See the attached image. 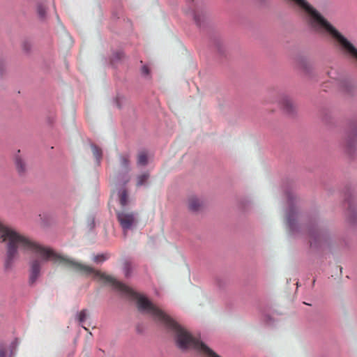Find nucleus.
Segmentation results:
<instances>
[{
	"mask_svg": "<svg viewBox=\"0 0 357 357\" xmlns=\"http://www.w3.org/2000/svg\"><path fill=\"white\" fill-rule=\"evenodd\" d=\"M193 18L197 26H201L202 22L204 20V15L202 13L192 11L189 13Z\"/></svg>",
	"mask_w": 357,
	"mask_h": 357,
	"instance_id": "obj_9",
	"label": "nucleus"
},
{
	"mask_svg": "<svg viewBox=\"0 0 357 357\" xmlns=\"http://www.w3.org/2000/svg\"><path fill=\"white\" fill-rule=\"evenodd\" d=\"M280 108L286 113L291 114L294 111V104L291 99L287 95H282L278 100Z\"/></svg>",
	"mask_w": 357,
	"mask_h": 357,
	"instance_id": "obj_3",
	"label": "nucleus"
},
{
	"mask_svg": "<svg viewBox=\"0 0 357 357\" xmlns=\"http://www.w3.org/2000/svg\"><path fill=\"white\" fill-rule=\"evenodd\" d=\"M120 164L123 170L128 172L129 170L130 158L128 155L120 156Z\"/></svg>",
	"mask_w": 357,
	"mask_h": 357,
	"instance_id": "obj_8",
	"label": "nucleus"
},
{
	"mask_svg": "<svg viewBox=\"0 0 357 357\" xmlns=\"http://www.w3.org/2000/svg\"><path fill=\"white\" fill-rule=\"evenodd\" d=\"M119 203L122 207L126 206L128 203V195L126 189H122L119 192Z\"/></svg>",
	"mask_w": 357,
	"mask_h": 357,
	"instance_id": "obj_7",
	"label": "nucleus"
},
{
	"mask_svg": "<svg viewBox=\"0 0 357 357\" xmlns=\"http://www.w3.org/2000/svg\"><path fill=\"white\" fill-rule=\"evenodd\" d=\"M148 163V156L145 151H141L137 155V164L145 166Z\"/></svg>",
	"mask_w": 357,
	"mask_h": 357,
	"instance_id": "obj_10",
	"label": "nucleus"
},
{
	"mask_svg": "<svg viewBox=\"0 0 357 357\" xmlns=\"http://www.w3.org/2000/svg\"><path fill=\"white\" fill-rule=\"evenodd\" d=\"M357 137V129L354 130L351 135L348 137L347 139L346 144L348 148H350L354 146V143L356 141Z\"/></svg>",
	"mask_w": 357,
	"mask_h": 357,
	"instance_id": "obj_11",
	"label": "nucleus"
},
{
	"mask_svg": "<svg viewBox=\"0 0 357 357\" xmlns=\"http://www.w3.org/2000/svg\"><path fill=\"white\" fill-rule=\"evenodd\" d=\"M116 217L124 231L130 229L136 222L135 215L132 212L117 211Z\"/></svg>",
	"mask_w": 357,
	"mask_h": 357,
	"instance_id": "obj_2",
	"label": "nucleus"
},
{
	"mask_svg": "<svg viewBox=\"0 0 357 357\" xmlns=\"http://www.w3.org/2000/svg\"><path fill=\"white\" fill-rule=\"evenodd\" d=\"M87 317L86 310H82L77 315V319L79 323H82L85 321Z\"/></svg>",
	"mask_w": 357,
	"mask_h": 357,
	"instance_id": "obj_14",
	"label": "nucleus"
},
{
	"mask_svg": "<svg viewBox=\"0 0 357 357\" xmlns=\"http://www.w3.org/2000/svg\"><path fill=\"white\" fill-rule=\"evenodd\" d=\"M0 238L6 245V257L4 263L6 269H10L12 267L15 259L18 257V250L32 253L33 256L29 261L30 284L36 282L40 275L43 266L48 261L61 265L84 276L93 275L98 281L111 284L115 289L135 300L139 310L150 314L155 321L163 325L173 334L175 340V320L153 304L146 297L135 292L111 275L63 255L51 247L42 245L14 229L4 225L1 222Z\"/></svg>",
	"mask_w": 357,
	"mask_h": 357,
	"instance_id": "obj_1",
	"label": "nucleus"
},
{
	"mask_svg": "<svg viewBox=\"0 0 357 357\" xmlns=\"http://www.w3.org/2000/svg\"><path fill=\"white\" fill-rule=\"evenodd\" d=\"M38 13L41 17H43L46 13L45 8L42 5H39L38 7Z\"/></svg>",
	"mask_w": 357,
	"mask_h": 357,
	"instance_id": "obj_16",
	"label": "nucleus"
},
{
	"mask_svg": "<svg viewBox=\"0 0 357 357\" xmlns=\"http://www.w3.org/2000/svg\"><path fill=\"white\" fill-rule=\"evenodd\" d=\"M92 151L93 153V155L96 158L98 163H100V161L102 158V150L98 148V146L93 145L92 146Z\"/></svg>",
	"mask_w": 357,
	"mask_h": 357,
	"instance_id": "obj_13",
	"label": "nucleus"
},
{
	"mask_svg": "<svg viewBox=\"0 0 357 357\" xmlns=\"http://www.w3.org/2000/svg\"><path fill=\"white\" fill-rule=\"evenodd\" d=\"M20 151H17V153L15 155L14 160L15 164L16 169L19 174L23 175L26 172L27 170V166L24 160V159L22 158V156L20 155Z\"/></svg>",
	"mask_w": 357,
	"mask_h": 357,
	"instance_id": "obj_4",
	"label": "nucleus"
},
{
	"mask_svg": "<svg viewBox=\"0 0 357 357\" xmlns=\"http://www.w3.org/2000/svg\"><path fill=\"white\" fill-rule=\"evenodd\" d=\"M107 259H108L107 255L102 254V255H98L95 256L93 258V261L96 263H100V262H102V261H105Z\"/></svg>",
	"mask_w": 357,
	"mask_h": 357,
	"instance_id": "obj_15",
	"label": "nucleus"
},
{
	"mask_svg": "<svg viewBox=\"0 0 357 357\" xmlns=\"http://www.w3.org/2000/svg\"><path fill=\"white\" fill-rule=\"evenodd\" d=\"M297 218V211L295 207L292 206L287 212L286 217V224L290 230L293 231L295 227V221Z\"/></svg>",
	"mask_w": 357,
	"mask_h": 357,
	"instance_id": "obj_5",
	"label": "nucleus"
},
{
	"mask_svg": "<svg viewBox=\"0 0 357 357\" xmlns=\"http://www.w3.org/2000/svg\"><path fill=\"white\" fill-rule=\"evenodd\" d=\"M7 351V349L5 346L0 345V357H8Z\"/></svg>",
	"mask_w": 357,
	"mask_h": 357,
	"instance_id": "obj_17",
	"label": "nucleus"
},
{
	"mask_svg": "<svg viewBox=\"0 0 357 357\" xmlns=\"http://www.w3.org/2000/svg\"><path fill=\"white\" fill-rule=\"evenodd\" d=\"M149 178V175L148 173H144V174H142L139 176H137V186H141L144 184L146 183V182L148 181Z\"/></svg>",
	"mask_w": 357,
	"mask_h": 357,
	"instance_id": "obj_12",
	"label": "nucleus"
},
{
	"mask_svg": "<svg viewBox=\"0 0 357 357\" xmlns=\"http://www.w3.org/2000/svg\"><path fill=\"white\" fill-rule=\"evenodd\" d=\"M202 206V202L196 197H191L188 200V207L191 211H197L201 208Z\"/></svg>",
	"mask_w": 357,
	"mask_h": 357,
	"instance_id": "obj_6",
	"label": "nucleus"
},
{
	"mask_svg": "<svg viewBox=\"0 0 357 357\" xmlns=\"http://www.w3.org/2000/svg\"><path fill=\"white\" fill-rule=\"evenodd\" d=\"M142 74H144L145 75H148L149 74V68L146 66H144L142 68Z\"/></svg>",
	"mask_w": 357,
	"mask_h": 357,
	"instance_id": "obj_19",
	"label": "nucleus"
},
{
	"mask_svg": "<svg viewBox=\"0 0 357 357\" xmlns=\"http://www.w3.org/2000/svg\"><path fill=\"white\" fill-rule=\"evenodd\" d=\"M130 267H131V265H130V264L129 262H126L125 264V271H126V276H128V275H129Z\"/></svg>",
	"mask_w": 357,
	"mask_h": 357,
	"instance_id": "obj_18",
	"label": "nucleus"
}]
</instances>
